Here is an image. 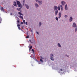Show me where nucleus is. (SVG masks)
<instances>
[{"label": "nucleus", "mask_w": 77, "mask_h": 77, "mask_svg": "<svg viewBox=\"0 0 77 77\" xmlns=\"http://www.w3.org/2000/svg\"><path fill=\"white\" fill-rule=\"evenodd\" d=\"M53 54H51L50 59L51 60H54V58H53Z\"/></svg>", "instance_id": "obj_1"}, {"label": "nucleus", "mask_w": 77, "mask_h": 77, "mask_svg": "<svg viewBox=\"0 0 77 77\" xmlns=\"http://www.w3.org/2000/svg\"><path fill=\"white\" fill-rule=\"evenodd\" d=\"M17 5H18V7H21V4H20V2L19 1H17Z\"/></svg>", "instance_id": "obj_2"}, {"label": "nucleus", "mask_w": 77, "mask_h": 77, "mask_svg": "<svg viewBox=\"0 0 77 77\" xmlns=\"http://www.w3.org/2000/svg\"><path fill=\"white\" fill-rule=\"evenodd\" d=\"M61 17H62V14H61L60 12V13H59V14L58 18H60Z\"/></svg>", "instance_id": "obj_3"}, {"label": "nucleus", "mask_w": 77, "mask_h": 77, "mask_svg": "<svg viewBox=\"0 0 77 77\" xmlns=\"http://www.w3.org/2000/svg\"><path fill=\"white\" fill-rule=\"evenodd\" d=\"M38 3L39 5H41L42 4V1H38Z\"/></svg>", "instance_id": "obj_4"}, {"label": "nucleus", "mask_w": 77, "mask_h": 77, "mask_svg": "<svg viewBox=\"0 0 77 77\" xmlns=\"http://www.w3.org/2000/svg\"><path fill=\"white\" fill-rule=\"evenodd\" d=\"M73 27H76V24L75 23H73Z\"/></svg>", "instance_id": "obj_5"}, {"label": "nucleus", "mask_w": 77, "mask_h": 77, "mask_svg": "<svg viewBox=\"0 0 77 77\" xmlns=\"http://www.w3.org/2000/svg\"><path fill=\"white\" fill-rule=\"evenodd\" d=\"M72 17H70L69 22H71V21H72Z\"/></svg>", "instance_id": "obj_6"}, {"label": "nucleus", "mask_w": 77, "mask_h": 77, "mask_svg": "<svg viewBox=\"0 0 77 77\" xmlns=\"http://www.w3.org/2000/svg\"><path fill=\"white\" fill-rule=\"evenodd\" d=\"M67 5H66L65 7V10H68V7H67Z\"/></svg>", "instance_id": "obj_7"}, {"label": "nucleus", "mask_w": 77, "mask_h": 77, "mask_svg": "<svg viewBox=\"0 0 77 77\" xmlns=\"http://www.w3.org/2000/svg\"><path fill=\"white\" fill-rule=\"evenodd\" d=\"M57 13H58V11L57 10L55 11V15H57Z\"/></svg>", "instance_id": "obj_8"}, {"label": "nucleus", "mask_w": 77, "mask_h": 77, "mask_svg": "<svg viewBox=\"0 0 77 77\" xmlns=\"http://www.w3.org/2000/svg\"><path fill=\"white\" fill-rule=\"evenodd\" d=\"M13 5L15 6H17V3L15 2H14Z\"/></svg>", "instance_id": "obj_9"}, {"label": "nucleus", "mask_w": 77, "mask_h": 77, "mask_svg": "<svg viewBox=\"0 0 77 77\" xmlns=\"http://www.w3.org/2000/svg\"><path fill=\"white\" fill-rule=\"evenodd\" d=\"M54 11H56V10H57V6H54Z\"/></svg>", "instance_id": "obj_10"}, {"label": "nucleus", "mask_w": 77, "mask_h": 77, "mask_svg": "<svg viewBox=\"0 0 77 77\" xmlns=\"http://www.w3.org/2000/svg\"><path fill=\"white\" fill-rule=\"evenodd\" d=\"M61 3L62 5H63L65 4L66 3L65 2H64L62 1L61 2Z\"/></svg>", "instance_id": "obj_11"}, {"label": "nucleus", "mask_w": 77, "mask_h": 77, "mask_svg": "<svg viewBox=\"0 0 77 77\" xmlns=\"http://www.w3.org/2000/svg\"><path fill=\"white\" fill-rule=\"evenodd\" d=\"M35 6L36 7V8H38V7H39V5H38V4H35Z\"/></svg>", "instance_id": "obj_12"}, {"label": "nucleus", "mask_w": 77, "mask_h": 77, "mask_svg": "<svg viewBox=\"0 0 77 77\" xmlns=\"http://www.w3.org/2000/svg\"><path fill=\"white\" fill-rule=\"evenodd\" d=\"M25 6L26 7V8L28 9H29V7L28 6V5H27V4H26Z\"/></svg>", "instance_id": "obj_13"}, {"label": "nucleus", "mask_w": 77, "mask_h": 77, "mask_svg": "<svg viewBox=\"0 0 77 77\" xmlns=\"http://www.w3.org/2000/svg\"><path fill=\"white\" fill-rule=\"evenodd\" d=\"M18 14L20 15H23V14H22L21 12H19Z\"/></svg>", "instance_id": "obj_14"}, {"label": "nucleus", "mask_w": 77, "mask_h": 77, "mask_svg": "<svg viewBox=\"0 0 77 77\" xmlns=\"http://www.w3.org/2000/svg\"><path fill=\"white\" fill-rule=\"evenodd\" d=\"M1 9L2 11H4V8H3L2 7Z\"/></svg>", "instance_id": "obj_15"}, {"label": "nucleus", "mask_w": 77, "mask_h": 77, "mask_svg": "<svg viewBox=\"0 0 77 77\" xmlns=\"http://www.w3.org/2000/svg\"><path fill=\"white\" fill-rule=\"evenodd\" d=\"M58 45L59 47H61V45H60V43H58Z\"/></svg>", "instance_id": "obj_16"}, {"label": "nucleus", "mask_w": 77, "mask_h": 77, "mask_svg": "<svg viewBox=\"0 0 77 77\" xmlns=\"http://www.w3.org/2000/svg\"><path fill=\"white\" fill-rule=\"evenodd\" d=\"M20 17L21 18H22V20H23V17L22 16H20Z\"/></svg>", "instance_id": "obj_17"}, {"label": "nucleus", "mask_w": 77, "mask_h": 77, "mask_svg": "<svg viewBox=\"0 0 77 77\" xmlns=\"http://www.w3.org/2000/svg\"><path fill=\"white\" fill-rule=\"evenodd\" d=\"M17 10L18 11H20V12H21V10H20V8H17Z\"/></svg>", "instance_id": "obj_18"}, {"label": "nucleus", "mask_w": 77, "mask_h": 77, "mask_svg": "<svg viewBox=\"0 0 77 77\" xmlns=\"http://www.w3.org/2000/svg\"><path fill=\"white\" fill-rule=\"evenodd\" d=\"M57 9L58 10H60V7H58Z\"/></svg>", "instance_id": "obj_19"}, {"label": "nucleus", "mask_w": 77, "mask_h": 77, "mask_svg": "<svg viewBox=\"0 0 77 77\" xmlns=\"http://www.w3.org/2000/svg\"><path fill=\"white\" fill-rule=\"evenodd\" d=\"M2 18L1 17H0V23H1L2 22Z\"/></svg>", "instance_id": "obj_20"}, {"label": "nucleus", "mask_w": 77, "mask_h": 77, "mask_svg": "<svg viewBox=\"0 0 77 77\" xmlns=\"http://www.w3.org/2000/svg\"><path fill=\"white\" fill-rule=\"evenodd\" d=\"M32 48V46H31L29 48V50H31Z\"/></svg>", "instance_id": "obj_21"}, {"label": "nucleus", "mask_w": 77, "mask_h": 77, "mask_svg": "<svg viewBox=\"0 0 77 77\" xmlns=\"http://www.w3.org/2000/svg\"><path fill=\"white\" fill-rule=\"evenodd\" d=\"M40 60L41 62H43V60H42V59H40Z\"/></svg>", "instance_id": "obj_22"}, {"label": "nucleus", "mask_w": 77, "mask_h": 77, "mask_svg": "<svg viewBox=\"0 0 77 77\" xmlns=\"http://www.w3.org/2000/svg\"><path fill=\"white\" fill-rule=\"evenodd\" d=\"M64 17L65 18H67V17H68V16L66 15H65L64 16Z\"/></svg>", "instance_id": "obj_23"}, {"label": "nucleus", "mask_w": 77, "mask_h": 77, "mask_svg": "<svg viewBox=\"0 0 77 77\" xmlns=\"http://www.w3.org/2000/svg\"><path fill=\"white\" fill-rule=\"evenodd\" d=\"M56 20H57V21H58V18H57V17H56Z\"/></svg>", "instance_id": "obj_24"}, {"label": "nucleus", "mask_w": 77, "mask_h": 77, "mask_svg": "<svg viewBox=\"0 0 77 77\" xmlns=\"http://www.w3.org/2000/svg\"><path fill=\"white\" fill-rule=\"evenodd\" d=\"M75 32H77V28H76V29H75Z\"/></svg>", "instance_id": "obj_25"}, {"label": "nucleus", "mask_w": 77, "mask_h": 77, "mask_svg": "<svg viewBox=\"0 0 77 77\" xmlns=\"http://www.w3.org/2000/svg\"><path fill=\"white\" fill-rule=\"evenodd\" d=\"M39 24L40 26H41V25H42L41 22H39Z\"/></svg>", "instance_id": "obj_26"}, {"label": "nucleus", "mask_w": 77, "mask_h": 77, "mask_svg": "<svg viewBox=\"0 0 77 77\" xmlns=\"http://www.w3.org/2000/svg\"><path fill=\"white\" fill-rule=\"evenodd\" d=\"M23 23H24V24H25V20H23Z\"/></svg>", "instance_id": "obj_27"}, {"label": "nucleus", "mask_w": 77, "mask_h": 77, "mask_svg": "<svg viewBox=\"0 0 77 77\" xmlns=\"http://www.w3.org/2000/svg\"><path fill=\"white\" fill-rule=\"evenodd\" d=\"M17 27H20V24H18L17 25Z\"/></svg>", "instance_id": "obj_28"}, {"label": "nucleus", "mask_w": 77, "mask_h": 77, "mask_svg": "<svg viewBox=\"0 0 77 77\" xmlns=\"http://www.w3.org/2000/svg\"><path fill=\"white\" fill-rule=\"evenodd\" d=\"M29 35H27V36H26V38H29Z\"/></svg>", "instance_id": "obj_29"}, {"label": "nucleus", "mask_w": 77, "mask_h": 77, "mask_svg": "<svg viewBox=\"0 0 77 77\" xmlns=\"http://www.w3.org/2000/svg\"><path fill=\"white\" fill-rule=\"evenodd\" d=\"M25 24L26 25H27V22H26V23H25Z\"/></svg>", "instance_id": "obj_30"}, {"label": "nucleus", "mask_w": 77, "mask_h": 77, "mask_svg": "<svg viewBox=\"0 0 77 77\" xmlns=\"http://www.w3.org/2000/svg\"><path fill=\"white\" fill-rule=\"evenodd\" d=\"M23 3H24V2H25V0H23Z\"/></svg>", "instance_id": "obj_31"}, {"label": "nucleus", "mask_w": 77, "mask_h": 77, "mask_svg": "<svg viewBox=\"0 0 77 77\" xmlns=\"http://www.w3.org/2000/svg\"><path fill=\"white\" fill-rule=\"evenodd\" d=\"M60 8H63V7H62V5H60Z\"/></svg>", "instance_id": "obj_32"}, {"label": "nucleus", "mask_w": 77, "mask_h": 77, "mask_svg": "<svg viewBox=\"0 0 77 77\" xmlns=\"http://www.w3.org/2000/svg\"><path fill=\"white\" fill-rule=\"evenodd\" d=\"M32 51L33 52H34V50L33 49H32Z\"/></svg>", "instance_id": "obj_33"}, {"label": "nucleus", "mask_w": 77, "mask_h": 77, "mask_svg": "<svg viewBox=\"0 0 77 77\" xmlns=\"http://www.w3.org/2000/svg\"><path fill=\"white\" fill-rule=\"evenodd\" d=\"M35 1L36 2H39V1H38V0H35Z\"/></svg>", "instance_id": "obj_34"}, {"label": "nucleus", "mask_w": 77, "mask_h": 77, "mask_svg": "<svg viewBox=\"0 0 77 77\" xmlns=\"http://www.w3.org/2000/svg\"><path fill=\"white\" fill-rule=\"evenodd\" d=\"M61 11H63V8H61Z\"/></svg>", "instance_id": "obj_35"}, {"label": "nucleus", "mask_w": 77, "mask_h": 77, "mask_svg": "<svg viewBox=\"0 0 77 77\" xmlns=\"http://www.w3.org/2000/svg\"><path fill=\"white\" fill-rule=\"evenodd\" d=\"M36 33H37L38 34V35H39V32H36Z\"/></svg>", "instance_id": "obj_36"}, {"label": "nucleus", "mask_w": 77, "mask_h": 77, "mask_svg": "<svg viewBox=\"0 0 77 77\" xmlns=\"http://www.w3.org/2000/svg\"><path fill=\"white\" fill-rule=\"evenodd\" d=\"M21 24H23V22H21Z\"/></svg>", "instance_id": "obj_37"}, {"label": "nucleus", "mask_w": 77, "mask_h": 77, "mask_svg": "<svg viewBox=\"0 0 77 77\" xmlns=\"http://www.w3.org/2000/svg\"><path fill=\"white\" fill-rule=\"evenodd\" d=\"M18 28L19 29V30H20V27H18Z\"/></svg>", "instance_id": "obj_38"}, {"label": "nucleus", "mask_w": 77, "mask_h": 77, "mask_svg": "<svg viewBox=\"0 0 77 77\" xmlns=\"http://www.w3.org/2000/svg\"><path fill=\"white\" fill-rule=\"evenodd\" d=\"M60 71H62L63 70H62V69H60Z\"/></svg>", "instance_id": "obj_39"}, {"label": "nucleus", "mask_w": 77, "mask_h": 77, "mask_svg": "<svg viewBox=\"0 0 77 77\" xmlns=\"http://www.w3.org/2000/svg\"><path fill=\"white\" fill-rule=\"evenodd\" d=\"M10 15H12V13H11V14H10Z\"/></svg>", "instance_id": "obj_40"}, {"label": "nucleus", "mask_w": 77, "mask_h": 77, "mask_svg": "<svg viewBox=\"0 0 77 77\" xmlns=\"http://www.w3.org/2000/svg\"><path fill=\"white\" fill-rule=\"evenodd\" d=\"M17 23H19V20H17Z\"/></svg>", "instance_id": "obj_41"}, {"label": "nucleus", "mask_w": 77, "mask_h": 77, "mask_svg": "<svg viewBox=\"0 0 77 77\" xmlns=\"http://www.w3.org/2000/svg\"><path fill=\"white\" fill-rule=\"evenodd\" d=\"M41 57V59H42V57L41 56L40 57Z\"/></svg>", "instance_id": "obj_42"}]
</instances>
